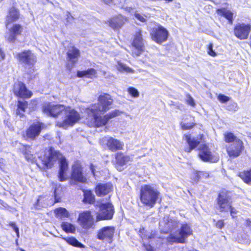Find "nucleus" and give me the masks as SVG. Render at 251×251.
Listing matches in <instances>:
<instances>
[{"label":"nucleus","instance_id":"obj_35","mask_svg":"<svg viewBox=\"0 0 251 251\" xmlns=\"http://www.w3.org/2000/svg\"><path fill=\"white\" fill-rule=\"evenodd\" d=\"M62 239L68 244L74 247L82 248L84 247V245L79 242L75 237H63Z\"/></svg>","mask_w":251,"mask_h":251},{"label":"nucleus","instance_id":"obj_19","mask_svg":"<svg viewBox=\"0 0 251 251\" xmlns=\"http://www.w3.org/2000/svg\"><path fill=\"white\" fill-rule=\"evenodd\" d=\"M44 128V124L36 122L31 124L25 130L23 137L25 140H34L38 137Z\"/></svg>","mask_w":251,"mask_h":251},{"label":"nucleus","instance_id":"obj_21","mask_svg":"<svg viewBox=\"0 0 251 251\" xmlns=\"http://www.w3.org/2000/svg\"><path fill=\"white\" fill-rule=\"evenodd\" d=\"M115 227L112 226H105L98 230L97 238L100 240L106 241L111 243L113 241Z\"/></svg>","mask_w":251,"mask_h":251},{"label":"nucleus","instance_id":"obj_12","mask_svg":"<svg viewBox=\"0 0 251 251\" xmlns=\"http://www.w3.org/2000/svg\"><path fill=\"white\" fill-rule=\"evenodd\" d=\"M15 58L20 63L30 67H34L37 62L36 56L30 50H24L17 53Z\"/></svg>","mask_w":251,"mask_h":251},{"label":"nucleus","instance_id":"obj_11","mask_svg":"<svg viewBox=\"0 0 251 251\" xmlns=\"http://www.w3.org/2000/svg\"><path fill=\"white\" fill-rule=\"evenodd\" d=\"M66 109V106L61 104H55L52 102H45L42 106V111L49 116L57 118Z\"/></svg>","mask_w":251,"mask_h":251},{"label":"nucleus","instance_id":"obj_18","mask_svg":"<svg viewBox=\"0 0 251 251\" xmlns=\"http://www.w3.org/2000/svg\"><path fill=\"white\" fill-rule=\"evenodd\" d=\"M128 22V18L122 14H118L109 18L106 24L116 32H119L124 25Z\"/></svg>","mask_w":251,"mask_h":251},{"label":"nucleus","instance_id":"obj_8","mask_svg":"<svg viewBox=\"0 0 251 251\" xmlns=\"http://www.w3.org/2000/svg\"><path fill=\"white\" fill-rule=\"evenodd\" d=\"M87 176L84 173L83 167L79 161H76L72 165V171L70 176L71 184L76 182L85 183L87 182Z\"/></svg>","mask_w":251,"mask_h":251},{"label":"nucleus","instance_id":"obj_7","mask_svg":"<svg viewBox=\"0 0 251 251\" xmlns=\"http://www.w3.org/2000/svg\"><path fill=\"white\" fill-rule=\"evenodd\" d=\"M61 155V154L59 151L55 150L53 147H50L48 154H45L39 157L42 168L48 170L52 168Z\"/></svg>","mask_w":251,"mask_h":251},{"label":"nucleus","instance_id":"obj_13","mask_svg":"<svg viewBox=\"0 0 251 251\" xmlns=\"http://www.w3.org/2000/svg\"><path fill=\"white\" fill-rule=\"evenodd\" d=\"M80 226L83 229L88 230L95 228V222L92 212L90 210H85L80 212L77 218Z\"/></svg>","mask_w":251,"mask_h":251},{"label":"nucleus","instance_id":"obj_24","mask_svg":"<svg viewBox=\"0 0 251 251\" xmlns=\"http://www.w3.org/2000/svg\"><path fill=\"white\" fill-rule=\"evenodd\" d=\"M199 152L198 153L199 157L203 162H212L214 159L210 149L206 144L201 145L198 148Z\"/></svg>","mask_w":251,"mask_h":251},{"label":"nucleus","instance_id":"obj_51","mask_svg":"<svg viewBox=\"0 0 251 251\" xmlns=\"http://www.w3.org/2000/svg\"><path fill=\"white\" fill-rule=\"evenodd\" d=\"M156 233L155 231H151L149 235L148 234L146 239H151L156 238Z\"/></svg>","mask_w":251,"mask_h":251},{"label":"nucleus","instance_id":"obj_31","mask_svg":"<svg viewBox=\"0 0 251 251\" xmlns=\"http://www.w3.org/2000/svg\"><path fill=\"white\" fill-rule=\"evenodd\" d=\"M97 72L96 70L94 68H89L86 70L78 71L76 73V75L78 77L82 78L86 77L89 78H92L93 77H97Z\"/></svg>","mask_w":251,"mask_h":251},{"label":"nucleus","instance_id":"obj_14","mask_svg":"<svg viewBox=\"0 0 251 251\" xmlns=\"http://www.w3.org/2000/svg\"><path fill=\"white\" fill-rule=\"evenodd\" d=\"M133 155H128L122 151L117 152L114 154V161L113 164L119 171L124 170L125 167L133 160Z\"/></svg>","mask_w":251,"mask_h":251},{"label":"nucleus","instance_id":"obj_32","mask_svg":"<svg viewBox=\"0 0 251 251\" xmlns=\"http://www.w3.org/2000/svg\"><path fill=\"white\" fill-rule=\"evenodd\" d=\"M83 202L85 204H94L96 201V199L92 191L90 190H83Z\"/></svg>","mask_w":251,"mask_h":251},{"label":"nucleus","instance_id":"obj_5","mask_svg":"<svg viewBox=\"0 0 251 251\" xmlns=\"http://www.w3.org/2000/svg\"><path fill=\"white\" fill-rule=\"evenodd\" d=\"M122 113V111L114 109L103 116L100 114H95L92 117H86L85 123L90 127H102L106 126L111 119L120 116Z\"/></svg>","mask_w":251,"mask_h":251},{"label":"nucleus","instance_id":"obj_2","mask_svg":"<svg viewBox=\"0 0 251 251\" xmlns=\"http://www.w3.org/2000/svg\"><path fill=\"white\" fill-rule=\"evenodd\" d=\"M224 140L225 143L229 144L226 146V150L227 154L231 159L238 157L245 150L243 141L232 132L224 133Z\"/></svg>","mask_w":251,"mask_h":251},{"label":"nucleus","instance_id":"obj_20","mask_svg":"<svg viewBox=\"0 0 251 251\" xmlns=\"http://www.w3.org/2000/svg\"><path fill=\"white\" fill-rule=\"evenodd\" d=\"M81 55L80 50L75 46H70L66 52V59L68 63L66 66L69 70L78 62Z\"/></svg>","mask_w":251,"mask_h":251},{"label":"nucleus","instance_id":"obj_46","mask_svg":"<svg viewBox=\"0 0 251 251\" xmlns=\"http://www.w3.org/2000/svg\"><path fill=\"white\" fill-rule=\"evenodd\" d=\"M139 236L142 239H146L147 238V231L145 229L144 227L140 228L138 232Z\"/></svg>","mask_w":251,"mask_h":251},{"label":"nucleus","instance_id":"obj_28","mask_svg":"<svg viewBox=\"0 0 251 251\" xmlns=\"http://www.w3.org/2000/svg\"><path fill=\"white\" fill-rule=\"evenodd\" d=\"M105 144L108 149L113 152L123 150L124 146L123 142L112 137L106 139Z\"/></svg>","mask_w":251,"mask_h":251},{"label":"nucleus","instance_id":"obj_16","mask_svg":"<svg viewBox=\"0 0 251 251\" xmlns=\"http://www.w3.org/2000/svg\"><path fill=\"white\" fill-rule=\"evenodd\" d=\"M234 36L241 40L248 38L251 31V24L239 23L236 24L233 29Z\"/></svg>","mask_w":251,"mask_h":251},{"label":"nucleus","instance_id":"obj_43","mask_svg":"<svg viewBox=\"0 0 251 251\" xmlns=\"http://www.w3.org/2000/svg\"><path fill=\"white\" fill-rule=\"evenodd\" d=\"M24 147L25 150L23 151V153L25 158L27 160H32L33 159V155L30 153V151H27V150L30 148V146L29 145H25Z\"/></svg>","mask_w":251,"mask_h":251},{"label":"nucleus","instance_id":"obj_47","mask_svg":"<svg viewBox=\"0 0 251 251\" xmlns=\"http://www.w3.org/2000/svg\"><path fill=\"white\" fill-rule=\"evenodd\" d=\"M218 99L222 103H226L229 100L230 98L226 96L220 94L218 96Z\"/></svg>","mask_w":251,"mask_h":251},{"label":"nucleus","instance_id":"obj_30","mask_svg":"<svg viewBox=\"0 0 251 251\" xmlns=\"http://www.w3.org/2000/svg\"><path fill=\"white\" fill-rule=\"evenodd\" d=\"M178 234L185 243L186 239L193 234V230L189 224H182L178 230Z\"/></svg>","mask_w":251,"mask_h":251},{"label":"nucleus","instance_id":"obj_25","mask_svg":"<svg viewBox=\"0 0 251 251\" xmlns=\"http://www.w3.org/2000/svg\"><path fill=\"white\" fill-rule=\"evenodd\" d=\"M21 18L19 10L14 6L10 7L6 17L5 25L7 27L11 24L18 21Z\"/></svg>","mask_w":251,"mask_h":251},{"label":"nucleus","instance_id":"obj_27","mask_svg":"<svg viewBox=\"0 0 251 251\" xmlns=\"http://www.w3.org/2000/svg\"><path fill=\"white\" fill-rule=\"evenodd\" d=\"M113 190V186L110 183H99L96 186L94 191L98 197L104 196Z\"/></svg>","mask_w":251,"mask_h":251},{"label":"nucleus","instance_id":"obj_52","mask_svg":"<svg viewBox=\"0 0 251 251\" xmlns=\"http://www.w3.org/2000/svg\"><path fill=\"white\" fill-rule=\"evenodd\" d=\"M170 223L172 225L174 226V228H176L177 226L178 223L176 221L173 220L172 219H170L168 221V224Z\"/></svg>","mask_w":251,"mask_h":251},{"label":"nucleus","instance_id":"obj_4","mask_svg":"<svg viewBox=\"0 0 251 251\" xmlns=\"http://www.w3.org/2000/svg\"><path fill=\"white\" fill-rule=\"evenodd\" d=\"M230 192L225 189H222L218 194L216 198V208L221 213L229 212L232 219L236 218L238 211L232 205Z\"/></svg>","mask_w":251,"mask_h":251},{"label":"nucleus","instance_id":"obj_38","mask_svg":"<svg viewBox=\"0 0 251 251\" xmlns=\"http://www.w3.org/2000/svg\"><path fill=\"white\" fill-rule=\"evenodd\" d=\"M209 177L208 172L205 171H196L194 173L193 180L195 182H198L201 179L207 178Z\"/></svg>","mask_w":251,"mask_h":251},{"label":"nucleus","instance_id":"obj_36","mask_svg":"<svg viewBox=\"0 0 251 251\" xmlns=\"http://www.w3.org/2000/svg\"><path fill=\"white\" fill-rule=\"evenodd\" d=\"M54 213L57 218H68L70 214L66 208L63 207H58L54 209Z\"/></svg>","mask_w":251,"mask_h":251},{"label":"nucleus","instance_id":"obj_56","mask_svg":"<svg viewBox=\"0 0 251 251\" xmlns=\"http://www.w3.org/2000/svg\"><path fill=\"white\" fill-rule=\"evenodd\" d=\"M9 226H11L12 228H14V227H15V226H16V225H15V224L13 222H10L9 224Z\"/></svg>","mask_w":251,"mask_h":251},{"label":"nucleus","instance_id":"obj_49","mask_svg":"<svg viewBox=\"0 0 251 251\" xmlns=\"http://www.w3.org/2000/svg\"><path fill=\"white\" fill-rule=\"evenodd\" d=\"M225 226L224 220L223 219H220L216 222L215 224V226L218 229H222Z\"/></svg>","mask_w":251,"mask_h":251},{"label":"nucleus","instance_id":"obj_15","mask_svg":"<svg viewBox=\"0 0 251 251\" xmlns=\"http://www.w3.org/2000/svg\"><path fill=\"white\" fill-rule=\"evenodd\" d=\"M131 46L136 50L133 52V55L135 54L138 56L145 51V47L141 29L138 28L133 34Z\"/></svg>","mask_w":251,"mask_h":251},{"label":"nucleus","instance_id":"obj_60","mask_svg":"<svg viewBox=\"0 0 251 251\" xmlns=\"http://www.w3.org/2000/svg\"><path fill=\"white\" fill-rule=\"evenodd\" d=\"M199 251L197 250H190V251Z\"/></svg>","mask_w":251,"mask_h":251},{"label":"nucleus","instance_id":"obj_9","mask_svg":"<svg viewBox=\"0 0 251 251\" xmlns=\"http://www.w3.org/2000/svg\"><path fill=\"white\" fill-rule=\"evenodd\" d=\"M99 211L96 214V221L111 220L113 219L115 214L114 205L110 202L101 203L98 205Z\"/></svg>","mask_w":251,"mask_h":251},{"label":"nucleus","instance_id":"obj_61","mask_svg":"<svg viewBox=\"0 0 251 251\" xmlns=\"http://www.w3.org/2000/svg\"><path fill=\"white\" fill-rule=\"evenodd\" d=\"M173 228H169V229H170V230H173Z\"/></svg>","mask_w":251,"mask_h":251},{"label":"nucleus","instance_id":"obj_34","mask_svg":"<svg viewBox=\"0 0 251 251\" xmlns=\"http://www.w3.org/2000/svg\"><path fill=\"white\" fill-rule=\"evenodd\" d=\"M28 102L25 100H18L17 101V107L16 114L22 117L24 116V113L28 107Z\"/></svg>","mask_w":251,"mask_h":251},{"label":"nucleus","instance_id":"obj_50","mask_svg":"<svg viewBox=\"0 0 251 251\" xmlns=\"http://www.w3.org/2000/svg\"><path fill=\"white\" fill-rule=\"evenodd\" d=\"M187 98L186 103L192 107H195L196 104L194 99L190 95H188Z\"/></svg>","mask_w":251,"mask_h":251},{"label":"nucleus","instance_id":"obj_58","mask_svg":"<svg viewBox=\"0 0 251 251\" xmlns=\"http://www.w3.org/2000/svg\"><path fill=\"white\" fill-rule=\"evenodd\" d=\"M166 2H171L173 1V0H164Z\"/></svg>","mask_w":251,"mask_h":251},{"label":"nucleus","instance_id":"obj_42","mask_svg":"<svg viewBox=\"0 0 251 251\" xmlns=\"http://www.w3.org/2000/svg\"><path fill=\"white\" fill-rule=\"evenodd\" d=\"M60 188V190H62V187L60 184H55L53 191V197L54 199V203L59 202L61 201V198L58 196L57 190Z\"/></svg>","mask_w":251,"mask_h":251},{"label":"nucleus","instance_id":"obj_3","mask_svg":"<svg viewBox=\"0 0 251 251\" xmlns=\"http://www.w3.org/2000/svg\"><path fill=\"white\" fill-rule=\"evenodd\" d=\"M139 198L142 205L153 208L160 200V193L151 184H144L139 190Z\"/></svg>","mask_w":251,"mask_h":251},{"label":"nucleus","instance_id":"obj_1","mask_svg":"<svg viewBox=\"0 0 251 251\" xmlns=\"http://www.w3.org/2000/svg\"><path fill=\"white\" fill-rule=\"evenodd\" d=\"M97 103L91 104L85 109L86 117H92L95 114H103L112 108L114 100L108 93H103L99 95Z\"/></svg>","mask_w":251,"mask_h":251},{"label":"nucleus","instance_id":"obj_55","mask_svg":"<svg viewBox=\"0 0 251 251\" xmlns=\"http://www.w3.org/2000/svg\"><path fill=\"white\" fill-rule=\"evenodd\" d=\"M14 231L16 232L17 235L18 236L19 235V230L18 227L16 226L13 228Z\"/></svg>","mask_w":251,"mask_h":251},{"label":"nucleus","instance_id":"obj_22","mask_svg":"<svg viewBox=\"0 0 251 251\" xmlns=\"http://www.w3.org/2000/svg\"><path fill=\"white\" fill-rule=\"evenodd\" d=\"M23 26L19 24H13L9 29L6 41L8 43H14L18 36H21L23 32Z\"/></svg>","mask_w":251,"mask_h":251},{"label":"nucleus","instance_id":"obj_41","mask_svg":"<svg viewBox=\"0 0 251 251\" xmlns=\"http://www.w3.org/2000/svg\"><path fill=\"white\" fill-rule=\"evenodd\" d=\"M117 69L120 72H126L127 73H133L134 72V70L132 69L121 62H118Z\"/></svg>","mask_w":251,"mask_h":251},{"label":"nucleus","instance_id":"obj_23","mask_svg":"<svg viewBox=\"0 0 251 251\" xmlns=\"http://www.w3.org/2000/svg\"><path fill=\"white\" fill-rule=\"evenodd\" d=\"M183 137L189 145V147L184 150L186 152H190L200 145L201 142L204 141V135L203 134H199L197 140L194 138L192 139L190 134H184Z\"/></svg>","mask_w":251,"mask_h":251},{"label":"nucleus","instance_id":"obj_6","mask_svg":"<svg viewBox=\"0 0 251 251\" xmlns=\"http://www.w3.org/2000/svg\"><path fill=\"white\" fill-rule=\"evenodd\" d=\"M65 118L62 121H57L56 126L58 127L72 126L81 119L80 114L70 106H66Z\"/></svg>","mask_w":251,"mask_h":251},{"label":"nucleus","instance_id":"obj_59","mask_svg":"<svg viewBox=\"0 0 251 251\" xmlns=\"http://www.w3.org/2000/svg\"><path fill=\"white\" fill-rule=\"evenodd\" d=\"M19 250H20V251H25V250H24V249H22V248H20V249H19Z\"/></svg>","mask_w":251,"mask_h":251},{"label":"nucleus","instance_id":"obj_26","mask_svg":"<svg viewBox=\"0 0 251 251\" xmlns=\"http://www.w3.org/2000/svg\"><path fill=\"white\" fill-rule=\"evenodd\" d=\"M59 171L58 177L60 181H64L67 179V172L69 168L68 162L64 156H62L59 160Z\"/></svg>","mask_w":251,"mask_h":251},{"label":"nucleus","instance_id":"obj_53","mask_svg":"<svg viewBox=\"0 0 251 251\" xmlns=\"http://www.w3.org/2000/svg\"><path fill=\"white\" fill-rule=\"evenodd\" d=\"M5 58V54L3 50L0 48V60H3Z\"/></svg>","mask_w":251,"mask_h":251},{"label":"nucleus","instance_id":"obj_57","mask_svg":"<svg viewBox=\"0 0 251 251\" xmlns=\"http://www.w3.org/2000/svg\"><path fill=\"white\" fill-rule=\"evenodd\" d=\"M148 251H154L152 248L150 247V249L148 250Z\"/></svg>","mask_w":251,"mask_h":251},{"label":"nucleus","instance_id":"obj_48","mask_svg":"<svg viewBox=\"0 0 251 251\" xmlns=\"http://www.w3.org/2000/svg\"><path fill=\"white\" fill-rule=\"evenodd\" d=\"M135 18L142 23H145L147 21L145 16L138 13L134 14Z\"/></svg>","mask_w":251,"mask_h":251},{"label":"nucleus","instance_id":"obj_29","mask_svg":"<svg viewBox=\"0 0 251 251\" xmlns=\"http://www.w3.org/2000/svg\"><path fill=\"white\" fill-rule=\"evenodd\" d=\"M217 14L221 17L225 18L229 25H232L234 21V14L229 9L226 7H221L216 9Z\"/></svg>","mask_w":251,"mask_h":251},{"label":"nucleus","instance_id":"obj_17","mask_svg":"<svg viewBox=\"0 0 251 251\" xmlns=\"http://www.w3.org/2000/svg\"><path fill=\"white\" fill-rule=\"evenodd\" d=\"M12 91L16 97L22 99H28L33 95V93L21 81H18L13 84Z\"/></svg>","mask_w":251,"mask_h":251},{"label":"nucleus","instance_id":"obj_44","mask_svg":"<svg viewBox=\"0 0 251 251\" xmlns=\"http://www.w3.org/2000/svg\"><path fill=\"white\" fill-rule=\"evenodd\" d=\"M128 93L134 98L138 97L139 96V93L137 89L133 87H130L127 89Z\"/></svg>","mask_w":251,"mask_h":251},{"label":"nucleus","instance_id":"obj_54","mask_svg":"<svg viewBox=\"0 0 251 251\" xmlns=\"http://www.w3.org/2000/svg\"><path fill=\"white\" fill-rule=\"evenodd\" d=\"M90 170H91L93 175L94 176H95V175H96V170H95L94 165L93 164H92V163L90 164Z\"/></svg>","mask_w":251,"mask_h":251},{"label":"nucleus","instance_id":"obj_33","mask_svg":"<svg viewBox=\"0 0 251 251\" xmlns=\"http://www.w3.org/2000/svg\"><path fill=\"white\" fill-rule=\"evenodd\" d=\"M237 176L247 184H251V168L238 173Z\"/></svg>","mask_w":251,"mask_h":251},{"label":"nucleus","instance_id":"obj_40","mask_svg":"<svg viewBox=\"0 0 251 251\" xmlns=\"http://www.w3.org/2000/svg\"><path fill=\"white\" fill-rule=\"evenodd\" d=\"M167 242L170 244L173 243H184L180 236L177 237L173 234H170L166 238Z\"/></svg>","mask_w":251,"mask_h":251},{"label":"nucleus","instance_id":"obj_37","mask_svg":"<svg viewBox=\"0 0 251 251\" xmlns=\"http://www.w3.org/2000/svg\"><path fill=\"white\" fill-rule=\"evenodd\" d=\"M60 226L62 230L67 233H74L75 231V226L71 223L63 222Z\"/></svg>","mask_w":251,"mask_h":251},{"label":"nucleus","instance_id":"obj_45","mask_svg":"<svg viewBox=\"0 0 251 251\" xmlns=\"http://www.w3.org/2000/svg\"><path fill=\"white\" fill-rule=\"evenodd\" d=\"M213 44L210 43L207 47V53L212 57H215L217 55V53L213 50Z\"/></svg>","mask_w":251,"mask_h":251},{"label":"nucleus","instance_id":"obj_10","mask_svg":"<svg viewBox=\"0 0 251 251\" xmlns=\"http://www.w3.org/2000/svg\"><path fill=\"white\" fill-rule=\"evenodd\" d=\"M150 35L153 41L156 44H161L167 41L169 33L165 27L158 24L157 26L151 29Z\"/></svg>","mask_w":251,"mask_h":251},{"label":"nucleus","instance_id":"obj_39","mask_svg":"<svg viewBox=\"0 0 251 251\" xmlns=\"http://www.w3.org/2000/svg\"><path fill=\"white\" fill-rule=\"evenodd\" d=\"M192 118V122L189 123H185L181 122L180 124L181 128L183 130H189L193 128L196 126V123L194 116H190Z\"/></svg>","mask_w":251,"mask_h":251}]
</instances>
